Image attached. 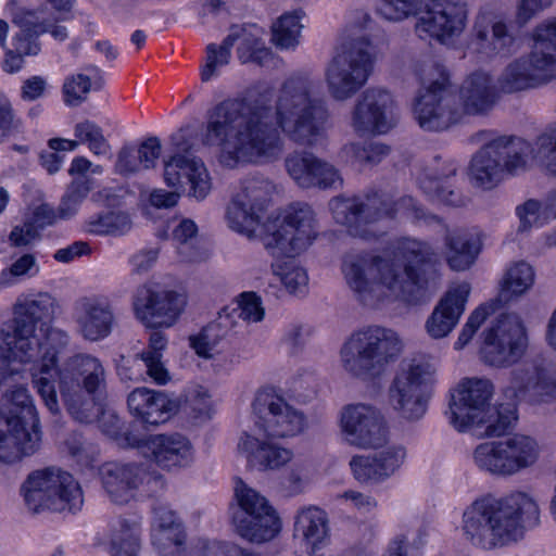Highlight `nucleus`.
I'll return each mask as SVG.
<instances>
[{
  "mask_svg": "<svg viewBox=\"0 0 556 556\" xmlns=\"http://www.w3.org/2000/svg\"><path fill=\"white\" fill-rule=\"evenodd\" d=\"M273 275L278 277L288 292L293 294L304 293L308 277L304 268L293 262L273 263Z\"/></svg>",
  "mask_w": 556,
  "mask_h": 556,
  "instance_id": "54",
  "label": "nucleus"
},
{
  "mask_svg": "<svg viewBox=\"0 0 556 556\" xmlns=\"http://www.w3.org/2000/svg\"><path fill=\"white\" fill-rule=\"evenodd\" d=\"M483 334L481 356L489 365L507 367L518 362L525 353L527 337L517 315H501Z\"/></svg>",
  "mask_w": 556,
  "mask_h": 556,
  "instance_id": "17",
  "label": "nucleus"
},
{
  "mask_svg": "<svg viewBox=\"0 0 556 556\" xmlns=\"http://www.w3.org/2000/svg\"><path fill=\"white\" fill-rule=\"evenodd\" d=\"M394 100L390 92L368 88L356 99L351 114V126L359 135H383L395 127Z\"/></svg>",
  "mask_w": 556,
  "mask_h": 556,
  "instance_id": "21",
  "label": "nucleus"
},
{
  "mask_svg": "<svg viewBox=\"0 0 556 556\" xmlns=\"http://www.w3.org/2000/svg\"><path fill=\"white\" fill-rule=\"evenodd\" d=\"M496 305V302L481 304L469 315L466 324L464 325L458 336V339L454 344L456 350H462L465 345L469 343L473 334L484 323L488 316L495 312Z\"/></svg>",
  "mask_w": 556,
  "mask_h": 556,
  "instance_id": "61",
  "label": "nucleus"
},
{
  "mask_svg": "<svg viewBox=\"0 0 556 556\" xmlns=\"http://www.w3.org/2000/svg\"><path fill=\"white\" fill-rule=\"evenodd\" d=\"M415 75L420 87L412 103V115L420 129L441 132L460 123L457 97L450 90L445 67L429 59L416 65Z\"/></svg>",
  "mask_w": 556,
  "mask_h": 556,
  "instance_id": "8",
  "label": "nucleus"
},
{
  "mask_svg": "<svg viewBox=\"0 0 556 556\" xmlns=\"http://www.w3.org/2000/svg\"><path fill=\"white\" fill-rule=\"evenodd\" d=\"M406 451L401 445H390L372 456L352 457L350 466L356 480L380 481L392 476L404 463Z\"/></svg>",
  "mask_w": 556,
  "mask_h": 556,
  "instance_id": "32",
  "label": "nucleus"
},
{
  "mask_svg": "<svg viewBox=\"0 0 556 556\" xmlns=\"http://www.w3.org/2000/svg\"><path fill=\"white\" fill-rule=\"evenodd\" d=\"M534 282L532 266L523 261L511 264L505 271L501 282V296L508 300L527 292Z\"/></svg>",
  "mask_w": 556,
  "mask_h": 556,
  "instance_id": "46",
  "label": "nucleus"
},
{
  "mask_svg": "<svg viewBox=\"0 0 556 556\" xmlns=\"http://www.w3.org/2000/svg\"><path fill=\"white\" fill-rule=\"evenodd\" d=\"M261 212L250 207L248 202H241L232 197L227 206L226 219L228 226L242 235L252 236L261 220Z\"/></svg>",
  "mask_w": 556,
  "mask_h": 556,
  "instance_id": "48",
  "label": "nucleus"
},
{
  "mask_svg": "<svg viewBox=\"0 0 556 556\" xmlns=\"http://www.w3.org/2000/svg\"><path fill=\"white\" fill-rule=\"evenodd\" d=\"M22 493L27 508L33 513L45 509L76 513L84 504L81 489L73 476L54 468L29 475Z\"/></svg>",
  "mask_w": 556,
  "mask_h": 556,
  "instance_id": "12",
  "label": "nucleus"
},
{
  "mask_svg": "<svg viewBox=\"0 0 556 556\" xmlns=\"http://www.w3.org/2000/svg\"><path fill=\"white\" fill-rule=\"evenodd\" d=\"M475 465L492 476H514L503 440L480 443L472 453Z\"/></svg>",
  "mask_w": 556,
  "mask_h": 556,
  "instance_id": "40",
  "label": "nucleus"
},
{
  "mask_svg": "<svg viewBox=\"0 0 556 556\" xmlns=\"http://www.w3.org/2000/svg\"><path fill=\"white\" fill-rule=\"evenodd\" d=\"M164 181L175 189L188 185L189 194L197 200L205 199L212 189L204 163L192 154L174 153L164 161Z\"/></svg>",
  "mask_w": 556,
  "mask_h": 556,
  "instance_id": "23",
  "label": "nucleus"
},
{
  "mask_svg": "<svg viewBox=\"0 0 556 556\" xmlns=\"http://www.w3.org/2000/svg\"><path fill=\"white\" fill-rule=\"evenodd\" d=\"M517 418L516 403L508 402L494 406L489 404L482 409L481 414L472 420L470 428H483V431L479 433V435L482 437H501L514 427Z\"/></svg>",
  "mask_w": 556,
  "mask_h": 556,
  "instance_id": "39",
  "label": "nucleus"
},
{
  "mask_svg": "<svg viewBox=\"0 0 556 556\" xmlns=\"http://www.w3.org/2000/svg\"><path fill=\"white\" fill-rule=\"evenodd\" d=\"M469 47L484 58H494L516 53L519 45L506 23L481 15L475 21Z\"/></svg>",
  "mask_w": 556,
  "mask_h": 556,
  "instance_id": "24",
  "label": "nucleus"
},
{
  "mask_svg": "<svg viewBox=\"0 0 556 556\" xmlns=\"http://www.w3.org/2000/svg\"><path fill=\"white\" fill-rule=\"evenodd\" d=\"M252 406L269 437L292 438L302 433L307 427L304 413L271 390L260 391Z\"/></svg>",
  "mask_w": 556,
  "mask_h": 556,
  "instance_id": "20",
  "label": "nucleus"
},
{
  "mask_svg": "<svg viewBox=\"0 0 556 556\" xmlns=\"http://www.w3.org/2000/svg\"><path fill=\"white\" fill-rule=\"evenodd\" d=\"M402 350V340L394 330L376 325L367 326L352 333L343 343L340 362L349 376L372 381L387 372Z\"/></svg>",
  "mask_w": 556,
  "mask_h": 556,
  "instance_id": "9",
  "label": "nucleus"
},
{
  "mask_svg": "<svg viewBox=\"0 0 556 556\" xmlns=\"http://www.w3.org/2000/svg\"><path fill=\"white\" fill-rule=\"evenodd\" d=\"M539 523L538 501L531 493L518 490L502 496H481L465 508L462 517L465 538L485 551L516 543L525 530Z\"/></svg>",
  "mask_w": 556,
  "mask_h": 556,
  "instance_id": "4",
  "label": "nucleus"
},
{
  "mask_svg": "<svg viewBox=\"0 0 556 556\" xmlns=\"http://www.w3.org/2000/svg\"><path fill=\"white\" fill-rule=\"evenodd\" d=\"M301 15L287 13L278 18L271 27L273 42L280 49H293L299 43V36L302 28Z\"/></svg>",
  "mask_w": 556,
  "mask_h": 556,
  "instance_id": "50",
  "label": "nucleus"
},
{
  "mask_svg": "<svg viewBox=\"0 0 556 556\" xmlns=\"http://www.w3.org/2000/svg\"><path fill=\"white\" fill-rule=\"evenodd\" d=\"M130 228V219L122 212H105L91 216L85 229L93 235L122 233Z\"/></svg>",
  "mask_w": 556,
  "mask_h": 556,
  "instance_id": "51",
  "label": "nucleus"
},
{
  "mask_svg": "<svg viewBox=\"0 0 556 556\" xmlns=\"http://www.w3.org/2000/svg\"><path fill=\"white\" fill-rule=\"evenodd\" d=\"M22 493L27 508L33 513L45 509L76 513L84 504L81 489L73 476L54 468L29 475Z\"/></svg>",
  "mask_w": 556,
  "mask_h": 556,
  "instance_id": "11",
  "label": "nucleus"
},
{
  "mask_svg": "<svg viewBox=\"0 0 556 556\" xmlns=\"http://www.w3.org/2000/svg\"><path fill=\"white\" fill-rule=\"evenodd\" d=\"M542 202L529 199L516 207V214L519 217L521 230H528L532 226H542L548 219L543 218Z\"/></svg>",
  "mask_w": 556,
  "mask_h": 556,
  "instance_id": "64",
  "label": "nucleus"
},
{
  "mask_svg": "<svg viewBox=\"0 0 556 556\" xmlns=\"http://www.w3.org/2000/svg\"><path fill=\"white\" fill-rule=\"evenodd\" d=\"M0 406L2 413L7 415V421L29 420L38 417L33 400L23 386L8 390L1 397Z\"/></svg>",
  "mask_w": 556,
  "mask_h": 556,
  "instance_id": "45",
  "label": "nucleus"
},
{
  "mask_svg": "<svg viewBox=\"0 0 556 556\" xmlns=\"http://www.w3.org/2000/svg\"><path fill=\"white\" fill-rule=\"evenodd\" d=\"M102 485L113 503L131 501L148 477L147 470L137 464L108 463L100 470Z\"/></svg>",
  "mask_w": 556,
  "mask_h": 556,
  "instance_id": "28",
  "label": "nucleus"
},
{
  "mask_svg": "<svg viewBox=\"0 0 556 556\" xmlns=\"http://www.w3.org/2000/svg\"><path fill=\"white\" fill-rule=\"evenodd\" d=\"M7 424L11 426L12 447L17 452V460L39 451L42 435L39 417L29 420L7 421Z\"/></svg>",
  "mask_w": 556,
  "mask_h": 556,
  "instance_id": "43",
  "label": "nucleus"
},
{
  "mask_svg": "<svg viewBox=\"0 0 556 556\" xmlns=\"http://www.w3.org/2000/svg\"><path fill=\"white\" fill-rule=\"evenodd\" d=\"M129 410L142 422L160 425L169 419L174 403L161 391L135 389L127 399Z\"/></svg>",
  "mask_w": 556,
  "mask_h": 556,
  "instance_id": "35",
  "label": "nucleus"
},
{
  "mask_svg": "<svg viewBox=\"0 0 556 556\" xmlns=\"http://www.w3.org/2000/svg\"><path fill=\"white\" fill-rule=\"evenodd\" d=\"M198 227L191 219H182L173 230V239L178 243V253L188 262H195L199 255L192 250V241L195 239Z\"/></svg>",
  "mask_w": 556,
  "mask_h": 556,
  "instance_id": "60",
  "label": "nucleus"
},
{
  "mask_svg": "<svg viewBox=\"0 0 556 556\" xmlns=\"http://www.w3.org/2000/svg\"><path fill=\"white\" fill-rule=\"evenodd\" d=\"M152 544L163 555H174L185 542L186 533L176 513L166 505L153 508Z\"/></svg>",
  "mask_w": 556,
  "mask_h": 556,
  "instance_id": "36",
  "label": "nucleus"
},
{
  "mask_svg": "<svg viewBox=\"0 0 556 556\" xmlns=\"http://www.w3.org/2000/svg\"><path fill=\"white\" fill-rule=\"evenodd\" d=\"M514 475L535 464L540 455L536 440L516 433L503 440Z\"/></svg>",
  "mask_w": 556,
  "mask_h": 556,
  "instance_id": "42",
  "label": "nucleus"
},
{
  "mask_svg": "<svg viewBox=\"0 0 556 556\" xmlns=\"http://www.w3.org/2000/svg\"><path fill=\"white\" fill-rule=\"evenodd\" d=\"M75 137L81 143H87L89 150L97 155H104L110 151V143L104 138L102 129L90 121H84L75 126Z\"/></svg>",
  "mask_w": 556,
  "mask_h": 556,
  "instance_id": "59",
  "label": "nucleus"
},
{
  "mask_svg": "<svg viewBox=\"0 0 556 556\" xmlns=\"http://www.w3.org/2000/svg\"><path fill=\"white\" fill-rule=\"evenodd\" d=\"M374 68L370 42L365 38L343 45L325 67V83L336 101L353 98L368 81Z\"/></svg>",
  "mask_w": 556,
  "mask_h": 556,
  "instance_id": "10",
  "label": "nucleus"
},
{
  "mask_svg": "<svg viewBox=\"0 0 556 556\" xmlns=\"http://www.w3.org/2000/svg\"><path fill=\"white\" fill-rule=\"evenodd\" d=\"M317 156L306 151H294L285 159V168L289 177L301 189H305Z\"/></svg>",
  "mask_w": 556,
  "mask_h": 556,
  "instance_id": "52",
  "label": "nucleus"
},
{
  "mask_svg": "<svg viewBox=\"0 0 556 556\" xmlns=\"http://www.w3.org/2000/svg\"><path fill=\"white\" fill-rule=\"evenodd\" d=\"M342 440L362 450L379 448L388 442L386 419L376 406L367 403L344 405L338 417Z\"/></svg>",
  "mask_w": 556,
  "mask_h": 556,
  "instance_id": "16",
  "label": "nucleus"
},
{
  "mask_svg": "<svg viewBox=\"0 0 556 556\" xmlns=\"http://www.w3.org/2000/svg\"><path fill=\"white\" fill-rule=\"evenodd\" d=\"M467 5L459 0H430L417 18L415 31L420 39L441 43L460 36L467 25Z\"/></svg>",
  "mask_w": 556,
  "mask_h": 556,
  "instance_id": "18",
  "label": "nucleus"
},
{
  "mask_svg": "<svg viewBox=\"0 0 556 556\" xmlns=\"http://www.w3.org/2000/svg\"><path fill=\"white\" fill-rule=\"evenodd\" d=\"M15 348L5 344V337L0 334V390L14 380L18 370L11 366V361L22 364H34L33 374H39V358L30 356L29 358H20L15 355Z\"/></svg>",
  "mask_w": 556,
  "mask_h": 556,
  "instance_id": "53",
  "label": "nucleus"
},
{
  "mask_svg": "<svg viewBox=\"0 0 556 556\" xmlns=\"http://www.w3.org/2000/svg\"><path fill=\"white\" fill-rule=\"evenodd\" d=\"M238 450L247 457L251 466L260 469H278L291 462L293 457L292 451L261 441L247 433L240 438Z\"/></svg>",
  "mask_w": 556,
  "mask_h": 556,
  "instance_id": "37",
  "label": "nucleus"
},
{
  "mask_svg": "<svg viewBox=\"0 0 556 556\" xmlns=\"http://www.w3.org/2000/svg\"><path fill=\"white\" fill-rule=\"evenodd\" d=\"M435 367L427 362H404L389 388L392 407L407 420L421 418L435 383Z\"/></svg>",
  "mask_w": 556,
  "mask_h": 556,
  "instance_id": "13",
  "label": "nucleus"
},
{
  "mask_svg": "<svg viewBox=\"0 0 556 556\" xmlns=\"http://www.w3.org/2000/svg\"><path fill=\"white\" fill-rule=\"evenodd\" d=\"M293 536L308 556H319L330 541L328 514L317 506H306L294 517Z\"/></svg>",
  "mask_w": 556,
  "mask_h": 556,
  "instance_id": "30",
  "label": "nucleus"
},
{
  "mask_svg": "<svg viewBox=\"0 0 556 556\" xmlns=\"http://www.w3.org/2000/svg\"><path fill=\"white\" fill-rule=\"evenodd\" d=\"M88 71L93 73V81L91 77L84 74H76L67 77L63 85L64 101L67 105H76L85 100L87 93L91 87L99 90L104 85V79L100 74V71L94 67H88Z\"/></svg>",
  "mask_w": 556,
  "mask_h": 556,
  "instance_id": "49",
  "label": "nucleus"
},
{
  "mask_svg": "<svg viewBox=\"0 0 556 556\" xmlns=\"http://www.w3.org/2000/svg\"><path fill=\"white\" fill-rule=\"evenodd\" d=\"M532 160L556 177V122L545 127L533 144L516 136L492 139L472 155L469 177L475 186L491 190L507 177L527 172Z\"/></svg>",
  "mask_w": 556,
  "mask_h": 556,
  "instance_id": "5",
  "label": "nucleus"
},
{
  "mask_svg": "<svg viewBox=\"0 0 556 556\" xmlns=\"http://www.w3.org/2000/svg\"><path fill=\"white\" fill-rule=\"evenodd\" d=\"M56 364L50 380L59 377L61 399L68 414L77 421L90 424L101 413L96 395L106 386V372L99 358L90 354H76L64 362L58 370Z\"/></svg>",
  "mask_w": 556,
  "mask_h": 556,
  "instance_id": "7",
  "label": "nucleus"
},
{
  "mask_svg": "<svg viewBox=\"0 0 556 556\" xmlns=\"http://www.w3.org/2000/svg\"><path fill=\"white\" fill-rule=\"evenodd\" d=\"M315 214L306 203L288 207L282 219L267 227L263 244L273 257H294L315 239Z\"/></svg>",
  "mask_w": 556,
  "mask_h": 556,
  "instance_id": "15",
  "label": "nucleus"
},
{
  "mask_svg": "<svg viewBox=\"0 0 556 556\" xmlns=\"http://www.w3.org/2000/svg\"><path fill=\"white\" fill-rule=\"evenodd\" d=\"M555 76L530 54L506 65L497 78L501 92L513 93L548 83Z\"/></svg>",
  "mask_w": 556,
  "mask_h": 556,
  "instance_id": "31",
  "label": "nucleus"
},
{
  "mask_svg": "<svg viewBox=\"0 0 556 556\" xmlns=\"http://www.w3.org/2000/svg\"><path fill=\"white\" fill-rule=\"evenodd\" d=\"M533 49L530 53L548 72L556 75V21H546L536 26L533 33Z\"/></svg>",
  "mask_w": 556,
  "mask_h": 556,
  "instance_id": "44",
  "label": "nucleus"
},
{
  "mask_svg": "<svg viewBox=\"0 0 556 556\" xmlns=\"http://www.w3.org/2000/svg\"><path fill=\"white\" fill-rule=\"evenodd\" d=\"M161 155V142L150 137L138 147L124 146L117 154L115 170L121 175H130L155 166Z\"/></svg>",
  "mask_w": 556,
  "mask_h": 556,
  "instance_id": "38",
  "label": "nucleus"
},
{
  "mask_svg": "<svg viewBox=\"0 0 556 556\" xmlns=\"http://www.w3.org/2000/svg\"><path fill=\"white\" fill-rule=\"evenodd\" d=\"M346 153L353 162L361 166H372L380 163L390 153V148L380 142H368L365 144L351 143L345 147Z\"/></svg>",
  "mask_w": 556,
  "mask_h": 556,
  "instance_id": "56",
  "label": "nucleus"
},
{
  "mask_svg": "<svg viewBox=\"0 0 556 556\" xmlns=\"http://www.w3.org/2000/svg\"><path fill=\"white\" fill-rule=\"evenodd\" d=\"M186 296L173 290H156L143 285L136 289L132 296L135 316L146 327H172L186 306Z\"/></svg>",
  "mask_w": 556,
  "mask_h": 556,
  "instance_id": "19",
  "label": "nucleus"
},
{
  "mask_svg": "<svg viewBox=\"0 0 556 556\" xmlns=\"http://www.w3.org/2000/svg\"><path fill=\"white\" fill-rule=\"evenodd\" d=\"M13 23L20 28L37 35L47 33L51 26V20L46 16L43 8H17L13 13Z\"/></svg>",
  "mask_w": 556,
  "mask_h": 556,
  "instance_id": "58",
  "label": "nucleus"
},
{
  "mask_svg": "<svg viewBox=\"0 0 556 556\" xmlns=\"http://www.w3.org/2000/svg\"><path fill=\"white\" fill-rule=\"evenodd\" d=\"M273 188V184L264 177H248L241 181L233 197L241 202H248L250 207L262 213L269 201Z\"/></svg>",
  "mask_w": 556,
  "mask_h": 556,
  "instance_id": "47",
  "label": "nucleus"
},
{
  "mask_svg": "<svg viewBox=\"0 0 556 556\" xmlns=\"http://www.w3.org/2000/svg\"><path fill=\"white\" fill-rule=\"evenodd\" d=\"M456 172L457 164L454 160L437 155L425 167L418 182L422 191L431 198L447 205L459 206L464 203L462 194L450 184Z\"/></svg>",
  "mask_w": 556,
  "mask_h": 556,
  "instance_id": "29",
  "label": "nucleus"
},
{
  "mask_svg": "<svg viewBox=\"0 0 556 556\" xmlns=\"http://www.w3.org/2000/svg\"><path fill=\"white\" fill-rule=\"evenodd\" d=\"M492 394L493 386L489 380H464L452 394L446 413L450 424L458 431L470 429L472 420L489 405Z\"/></svg>",
  "mask_w": 556,
  "mask_h": 556,
  "instance_id": "22",
  "label": "nucleus"
},
{
  "mask_svg": "<svg viewBox=\"0 0 556 556\" xmlns=\"http://www.w3.org/2000/svg\"><path fill=\"white\" fill-rule=\"evenodd\" d=\"M470 291L468 282H460L445 292L426 323L431 338H444L456 327L465 312Z\"/></svg>",
  "mask_w": 556,
  "mask_h": 556,
  "instance_id": "27",
  "label": "nucleus"
},
{
  "mask_svg": "<svg viewBox=\"0 0 556 556\" xmlns=\"http://www.w3.org/2000/svg\"><path fill=\"white\" fill-rule=\"evenodd\" d=\"M439 256L426 241L402 238L393 256L350 253L341 271L354 298L363 305L377 307L389 300L420 304L428 300L427 286L437 277Z\"/></svg>",
  "mask_w": 556,
  "mask_h": 556,
  "instance_id": "2",
  "label": "nucleus"
},
{
  "mask_svg": "<svg viewBox=\"0 0 556 556\" xmlns=\"http://www.w3.org/2000/svg\"><path fill=\"white\" fill-rule=\"evenodd\" d=\"M112 556H138L141 548V526L136 518H121L111 534Z\"/></svg>",
  "mask_w": 556,
  "mask_h": 556,
  "instance_id": "41",
  "label": "nucleus"
},
{
  "mask_svg": "<svg viewBox=\"0 0 556 556\" xmlns=\"http://www.w3.org/2000/svg\"><path fill=\"white\" fill-rule=\"evenodd\" d=\"M90 191L89 181L86 178L75 179L64 193L59 205V218L67 219L74 216L81 202Z\"/></svg>",
  "mask_w": 556,
  "mask_h": 556,
  "instance_id": "57",
  "label": "nucleus"
},
{
  "mask_svg": "<svg viewBox=\"0 0 556 556\" xmlns=\"http://www.w3.org/2000/svg\"><path fill=\"white\" fill-rule=\"evenodd\" d=\"M497 85L485 72L470 74L462 84L457 97L460 116L483 115L491 111L500 99Z\"/></svg>",
  "mask_w": 556,
  "mask_h": 556,
  "instance_id": "26",
  "label": "nucleus"
},
{
  "mask_svg": "<svg viewBox=\"0 0 556 556\" xmlns=\"http://www.w3.org/2000/svg\"><path fill=\"white\" fill-rule=\"evenodd\" d=\"M421 7V0H382L378 13L388 21H401L415 14Z\"/></svg>",
  "mask_w": 556,
  "mask_h": 556,
  "instance_id": "63",
  "label": "nucleus"
},
{
  "mask_svg": "<svg viewBox=\"0 0 556 556\" xmlns=\"http://www.w3.org/2000/svg\"><path fill=\"white\" fill-rule=\"evenodd\" d=\"M482 249L480 232L475 228L446 229L444 254L448 267L455 271L470 268Z\"/></svg>",
  "mask_w": 556,
  "mask_h": 556,
  "instance_id": "33",
  "label": "nucleus"
},
{
  "mask_svg": "<svg viewBox=\"0 0 556 556\" xmlns=\"http://www.w3.org/2000/svg\"><path fill=\"white\" fill-rule=\"evenodd\" d=\"M305 189H334L342 185L340 172L329 162L317 156Z\"/></svg>",
  "mask_w": 556,
  "mask_h": 556,
  "instance_id": "55",
  "label": "nucleus"
},
{
  "mask_svg": "<svg viewBox=\"0 0 556 556\" xmlns=\"http://www.w3.org/2000/svg\"><path fill=\"white\" fill-rule=\"evenodd\" d=\"M73 318L84 339L99 341L111 333L114 314L106 298L83 296L74 304Z\"/></svg>",
  "mask_w": 556,
  "mask_h": 556,
  "instance_id": "25",
  "label": "nucleus"
},
{
  "mask_svg": "<svg viewBox=\"0 0 556 556\" xmlns=\"http://www.w3.org/2000/svg\"><path fill=\"white\" fill-rule=\"evenodd\" d=\"M311 89L309 78L296 74L281 86L275 112L260 100L218 103L207 112L203 144L216 148L218 162L227 168L277 160L283 150L280 129L300 146H316L324 137L327 111Z\"/></svg>",
  "mask_w": 556,
  "mask_h": 556,
  "instance_id": "1",
  "label": "nucleus"
},
{
  "mask_svg": "<svg viewBox=\"0 0 556 556\" xmlns=\"http://www.w3.org/2000/svg\"><path fill=\"white\" fill-rule=\"evenodd\" d=\"M235 498L239 509L233 515L237 532L251 543L262 544L273 540L281 529L280 519L267 498L236 480Z\"/></svg>",
  "mask_w": 556,
  "mask_h": 556,
  "instance_id": "14",
  "label": "nucleus"
},
{
  "mask_svg": "<svg viewBox=\"0 0 556 556\" xmlns=\"http://www.w3.org/2000/svg\"><path fill=\"white\" fill-rule=\"evenodd\" d=\"M238 56L242 63L255 62L263 65L271 56L269 49L255 35L243 36L238 47Z\"/></svg>",
  "mask_w": 556,
  "mask_h": 556,
  "instance_id": "62",
  "label": "nucleus"
},
{
  "mask_svg": "<svg viewBox=\"0 0 556 556\" xmlns=\"http://www.w3.org/2000/svg\"><path fill=\"white\" fill-rule=\"evenodd\" d=\"M152 459L162 468L188 466L193 459L190 442L180 434L150 437L144 444Z\"/></svg>",
  "mask_w": 556,
  "mask_h": 556,
  "instance_id": "34",
  "label": "nucleus"
},
{
  "mask_svg": "<svg viewBox=\"0 0 556 556\" xmlns=\"http://www.w3.org/2000/svg\"><path fill=\"white\" fill-rule=\"evenodd\" d=\"M53 313V299L48 293L20 299L14 307V318L10 329H2L5 344L15 348L20 358H39V374L34 375V387L47 408L59 413L56 390L50 380L58 356L68 344V336L43 321Z\"/></svg>",
  "mask_w": 556,
  "mask_h": 556,
  "instance_id": "3",
  "label": "nucleus"
},
{
  "mask_svg": "<svg viewBox=\"0 0 556 556\" xmlns=\"http://www.w3.org/2000/svg\"><path fill=\"white\" fill-rule=\"evenodd\" d=\"M329 208L336 223L344 226L351 236L365 240L381 235L377 224L383 219H393L397 216L412 220L437 219L435 216H427L412 197L393 201L378 192L354 197L338 195L329 201Z\"/></svg>",
  "mask_w": 556,
  "mask_h": 556,
  "instance_id": "6",
  "label": "nucleus"
}]
</instances>
